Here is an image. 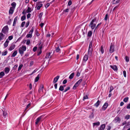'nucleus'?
Instances as JSON below:
<instances>
[{"mask_svg":"<svg viewBox=\"0 0 130 130\" xmlns=\"http://www.w3.org/2000/svg\"><path fill=\"white\" fill-rule=\"evenodd\" d=\"M37 47L35 46L34 47L33 49V51L34 52L36 51L37 50Z\"/></svg>","mask_w":130,"mask_h":130,"instance_id":"58","label":"nucleus"},{"mask_svg":"<svg viewBox=\"0 0 130 130\" xmlns=\"http://www.w3.org/2000/svg\"><path fill=\"white\" fill-rule=\"evenodd\" d=\"M130 116L129 115H127L125 117V119L128 120Z\"/></svg>","mask_w":130,"mask_h":130,"instance_id":"54","label":"nucleus"},{"mask_svg":"<svg viewBox=\"0 0 130 130\" xmlns=\"http://www.w3.org/2000/svg\"><path fill=\"white\" fill-rule=\"evenodd\" d=\"M114 120L116 123H119L121 120L119 117H117L115 118Z\"/></svg>","mask_w":130,"mask_h":130,"instance_id":"18","label":"nucleus"},{"mask_svg":"<svg viewBox=\"0 0 130 130\" xmlns=\"http://www.w3.org/2000/svg\"><path fill=\"white\" fill-rule=\"evenodd\" d=\"M31 14L30 13H28L27 15V19H28L29 18H30V16H31Z\"/></svg>","mask_w":130,"mask_h":130,"instance_id":"60","label":"nucleus"},{"mask_svg":"<svg viewBox=\"0 0 130 130\" xmlns=\"http://www.w3.org/2000/svg\"><path fill=\"white\" fill-rule=\"evenodd\" d=\"M21 18V20L22 21H23L26 19V16L25 14Z\"/></svg>","mask_w":130,"mask_h":130,"instance_id":"32","label":"nucleus"},{"mask_svg":"<svg viewBox=\"0 0 130 130\" xmlns=\"http://www.w3.org/2000/svg\"><path fill=\"white\" fill-rule=\"evenodd\" d=\"M108 106V104L107 103H104L102 107V109L104 110H105Z\"/></svg>","mask_w":130,"mask_h":130,"instance_id":"12","label":"nucleus"},{"mask_svg":"<svg viewBox=\"0 0 130 130\" xmlns=\"http://www.w3.org/2000/svg\"><path fill=\"white\" fill-rule=\"evenodd\" d=\"M5 35L2 32L0 33V41L4 39Z\"/></svg>","mask_w":130,"mask_h":130,"instance_id":"15","label":"nucleus"},{"mask_svg":"<svg viewBox=\"0 0 130 130\" xmlns=\"http://www.w3.org/2000/svg\"><path fill=\"white\" fill-rule=\"evenodd\" d=\"M15 45L14 44H12L11 45V46L8 49V50L9 51H11L14 49L15 47Z\"/></svg>","mask_w":130,"mask_h":130,"instance_id":"14","label":"nucleus"},{"mask_svg":"<svg viewBox=\"0 0 130 130\" xmlns=\"http://www.w3.org/2000/svg\"><path fill=\"white\" fill-rule=\"evenodd\" d=\"M32 37V35L31 34H27L26 37H27V38H31Z\"/></svg>","mask_w":130,"mask_h":130,"instance_id":"40","label":"nucleus"},{"mask_svg":"<svg viewBox=\"0 0 130 130\" xmlns=\"http://www.w3.org/2000/svg\"><path fill=\"white\" fill-rule=\"evenodd\" d=\"M29 21H28L27 22V23H26V25H25V27H27L29 26Z\"/></svg>","mask_w":130,"mask_h":130,"instance_id":"55","label":"nucleus"},{"mask_svg":"<svg viewBox=\"0 0 130 130\" xmlns=\"http://www.w3.org/2000/svg\"><path fill=\"white\" fill-rule=\"evenodd\" d=\"M43 88V85H41L40 86V87L38 90V92H40L41 91H42Z\"/></svg>","mask_w":130,"mask_h":130,"instance_id":"25","label":"nucleus"},{"mask_svg":"<svg viewBox=\"0 0 130 130\" xmlns=\"http://www.w3.org/2000/svg\"><path fill=\"white\" fill-rule=\"evenodd\" d=\"M67 80L65 79L63 82L62 83L63 84H65L67 82Z\"/></svg>","mask_w":130,"mask_h":130,"instance_id":"62","label":"nucleus"},{"mask_svg":"<svg viewBox=\"0 0 130 130\" xmlns=\"http://www.w3.org/2000/svg\"><path fill=\"white\" fill-rule=\"evenodd\" d=\"M88 99V95H84L83 97V100L84 101L86 99Z\"/></svg>","mask_w":130,"mask_h":130,"instance_id":"43","label":"nucleus"},{"mask_svg":"<svg viewBox=\"0 0 130 130\" xmlns=\"http://www.w3.org/2000/svg\"><path fill=\"white\" fill-rule=\"evenodd\" d=\"M30 106V104L29 103L26 106V108L25 110H26Z\"/></svg>","mask_w":130,"mask_h":130,"instance_id":"52","label":"nucleus"},{"mask_svg":"<svg viewBox=\"0 0 130 130\" xmlns=\"http://www.w3.org/2000/svg\"><path fill=\"white\" fill-rule=\"evenodd\" d=\"M69 11V9L68 8L66 9L63 11V12H68Z\"/></svg>","mask_w":130,"mask_h":130,"instance_id":"56","label":"nucleus"},{"mask_svg":"<svg viewBox=\"0 0 130 130\" xmlns=\"http://www.w3.org/2000/svg\"><path fill=\"white\" fill-rule=\"evenodd\" d=\"M9 41H8V39H7L5 42L4 44V46L6 48L7 47L8 45V43Z\"/></svg>","mask_w":130,"mask_h":130,"instance_id":"19","label":"nucleus"},{"mask_svg":"<svg viewBox=\"0 0 130 130\" xmlns=\"http://www.w3.org/2000/svg\"><path fill=\"white\" fill-rule=\"evenodd\" d=\"M16 5V3L14 2L12 3L11 4V5L12 6V7H13L14 9L15 8Z\"/></svg>","mask_w":130,"mask_h":130,"instance_id":"36","label":"nucleus"},{"mask_svg":"<svg viewBox=\"0 0 130 130\" xmlns=\"http://www.w3.org/2000/svg\"><path fill=\"white\" fill-rule=\"evenodd\" d=\"M123 72L124 76L125 77H126V71H123Z\"/></svg>","mask_w":130,"mask_h":130,"instance_id":"61","label":"nucleus"},{"mask_svg":"<svg viewBox=\"0 0 130 130\" xmlns=\"http://www.w3.org/2000/svg\"><path fill=\"white\" fill-rule=\"evenodd\" d=\"M34 28L33 27H32L30 30L29 32V34L32 35L34 31Z\"/></svg>","mask_w":130,"mask_h":130,"instance_id":"29","label":"nucleus"},{"mask_svg":"<svg viewBox=\"0 0 130 130\" xmlns=\"http://www.w3.org/2000/svg\"><path fill=\"white\" fill-rule=\"evenodd\" d=\"M74 75V73H72L70 75L69 78L70 79H72Z\"/></svg>","mask_w":130,"mask_h":130,"instance_id":"27","label":"nucleus"},{"mask_svg":"<svg viewBox=\"0 0 130 130\" xmlns=\"http://www.w3.org/2000/svg\"><path fill=\"white\" fill-rule=\"evenodd\" d=\"M82 79H80L75 84L74 86L73 87V89H75L76 88L79 86L80 83L82 81Z\"/></svg>","mask_w":130,"mask_h":130,"instance_id":"7","label":"nucleus"},{"mask_svg":"<svg viewBox=\"0 0 130 130\" xmlns=\"http://www.w3.org/2000/svg\"><path fill=\"white\" fill-rule=\"evenodd\" d=\"M120 0H113V4H117L120 2Z\"/></svg>","mask_w":130,"mask_h":130,"instance_id":"31","label":"nucleus"},{"mask_svg":"<svg viewBox=\"0 0 130 130\" xmlns=\"http://www.w3.org/2000/svg\"><path fill=\"white\" fill-rule=\"evenodd\" d=\"M42 117L40 116L36 120L35 124L37 125L41 119Z\"/></svg>","mask_w":130,"mask_h":130,"instance_id":"11","label":"nucleus"},{"mask_svg":"<svg viewBox=\"0 0 130 130\" xmlns=\"http://www.w3.org/2000/svg\"><path fill=\"white\" fill-rule=\"evenodd\" d=\"M88 59V56L85 55L84 57L83 60L85 61H87Z\"/></svg>","mask_w":130,"mask_h":130,"instance_id":"23","label":"nucleus"},{"mask_svg":"<svg viewBox=\"0 0 130 130\" xmlns=\"http://www.w3.org/2000/svg\"><path fill=\"white\" fill-rule=\"evenodd\" d=\"M105 127V125L104 124L100 126V129L99 130H104Z\"/></svg>","mask_w":130,"mask_h":130,"instance_id":"20","label":"nucleus"},{"mask_svg":"<svg viewBox=\"0 0 130 130\" xmlns=\"http://www.w3.org/2000/svg\"><path fill=\"white\" fill-rule=\"evenodd\" d=\"M30 43V40L29 39H27L26 43V44L27 45H29Z\"/></svg>","mask_w":130,"mask_h":130,"instance_id":"48","label":"nucleus"},{"mask_svg":"<svg viewBox=\"0 0 130 130\" xmlns=\"http://www.w3.org/2000/svg\"><path fill=\"white\" fill-rule=\"evenodd\" d=\"M64 90V87L62 85L60 86L59 88V90L61 91H62Z\"/></svg>","mask_w":130,"mask_h":130,"instance_id":"33","label":"nucleus"},{"mask_svg":"<svg viewBox=\"0 0 130 130\" xmlns=\"http://www.w3.org/2000/svg\"><path fill=\"white\" fill-rule=\"evenodd\" d=\"M59 77L60 76H57L55 77L53 82V83L54 84L56 83L58 80V79L59 78Z\"/></svg>","mask_w":130,"mask_h":130,"instance_id":"9","label":"nucleus"},{"mask_svg":"<svg viewBox=\"0 0 130 130\" xmlns=\"http://www.w3.org/2000/svg\"><path fill=\"white\" fill-rule=\"evenodd\" d=\"M108 18V14H106L105 16V18H104V20L105 21H107V20Z\"/></svg>","mask_w":130,"mask_h":130,"instance_id":"49","label":"nucleus"},{"mask_svg":"<svg viewBox=\"0 0 130 130\" xmlns=\"http://www.w3.org/2000/svg\"><path fill=\"white\" fill-rule=\"evenodd\" d=\"M14 9L13 7H10L9 12V14H12L14 12Z\"/></svg>","mask_w":130,"mask_h":130,"instance_id":"13","label":"nucleus"},{"mask_svg":"<svg viewBox=\"0 0 130 130\" xmlns=\"http://www.w3.org/2000/svg\"><path fill=\"white\" fill-rule=\"evenodd\" d=\"M55 51L56 52L59 53H60L61 51V50L59 46L57 47H56Z\"/></svg>","mask_w":130,"mask_h":130,"instance_id":"22","label":"nucleus"},{"mask_svg":"<svg viewBox=\"0 0 130 130\" xmlns=\"http://www.w3.org/2000/svg\"><path fill=\"white\" fill-rule=\"evenodd\" d=\"M35 34L38 37L40 36V34L38 32L37 29L35 30Z\"/></svg>","mask_w":130,"mask_h":130,"instance_id":"37","label":"nucleus"},{"mask_svg":"<svg viewBox=\"0 0 130 130\" xmlns=\"http://www.w3.org/2000/svg\"><path fill=\"white\" fill-rule=\"evenodd\" d=\"M26 50V46L22 45L21 47H20L19 49V52L21 56H22L24 52Z\"/></svg>","mask_w":130,"mask_h":130,"instance_id":"3","label":"nucleus"},{"mask_svg":"<svg viewBox=\"0 0 130 130\" xmlns=\"http://www.w3.org/2000/svg\"><path fill=\"white\" fill-rule=\"evenodd\" d=\"M100 124V123L98 121L94 123H93V126H94L95 125L99 126Z\"/></svg>","mask_w":130,"mask_h":130,"instance_id":"35","label":"nucleus"},{"mask_svg":"<svg viewBox=\"0 0 130 130\" xmlns=\"http://www.w3.org/2000/svg\"><path fill=\"white\" fill-rule=\"evenodd\" d=\"M113 87L112 86H111L110 87V90L109 91V92L110 93L113 90Z\"/></svg>","mask_w":130,"mask_h":130,"instance_id":"45","label":"nucleus"},{"mask_svg":"<svg viewBox=\"0 0 130 130\" xmlns=\"http://www.w3.org/2000/svg\"><path fill=\"white\" fill-rule=\"evenodd\" d=\"M43 15V12H41L38 15V17L39 18H41L42 17V16Z\"/></svg>","mask_w":130,"mask_h":130,"instance_id":"46","label":"nucleus"},{"mask_svg":"<svg viewBox=\"0 0 130 130\" xmlns=\"http://www.w3.org/2000/svg\"><path fill=\"white\" fill-rule=\"evenodd\" d=\"M110 67L111 69L115 71H117L118 70L117 67L116 65H110Z\"/></svg>","mask_w":130,"mask_h":130,"instance_id":"10","label":"nucleus"},{"mask_svg":"<svg viewBox=\"0 0 130 130\" xmlns=\"http://www.w3.org/2000/svg\"><path fill=\"white\" fill-rule=\"evenodd\" d=\"M10 71V69L8 67H6L4 69V71L6 74H8Z\"/></svg>","mask_w":130,"mask_h":130,"instance_id":"17","label":"nucleus"},{"mask_svg":"<svg viewBox=\"0 0 130 130\" xmlns=\"http://www.w3.org/2000/svg\"><path fill=\"white\" fill-rule=\"evenodd\" d=\"M70 89V87H67L63 91L64 92H66L68 91Z\"/></svg>","mask_w":130,"mask_h":130,"instance_id":"42","label":"nucleus"},{"mask_svg":"<svg viewBox=\"0 0 130 130\" xmlns=\"http://www.w3.org/2000/svg\"><path fill=\"white\" fill-rule=\"evenodd\" d=\"M42 3V2L41 1L38 2L36 4L35 8H37L38 10H39L43 6Z\"/></svg>","mask_w":130,"mask_h":130,"instance_id":"5","label":"nucleus"},{"mask_svg":"<svg viewBox=\"0 0 130 130\" xmlns=\"http://www.w3.org/2000/svg\"><path fill=\"white\" fill-rule=\"evenodd\" d=\"M92 33L91 31L90 30L88 32V35H87L88 36V37H91L92 36Z\"/></svg>","mask_w":130,"mask_h":130,"instance_id":"30","label":"nucleus"},{"mask_svg":"<svg viewBox=\"0 0 130 130\" xmlns=\"http://www.w3.org/2000/svg\"><path fill=\"white\" fill-rule=\"evenodd\" d=\"M42 53V50H40L38 52L37 55L39 56Z\"/></svg>","mask_w":130,"mask_h":130,"instance_id":"63","label":"nucleus"},{"mask_svg":"<svg viewBox=\"0 0 130 130\" xmlns=\"http://www.w3.org/2000/svg\"><path fill=\"white\" fill-rule=\"evenodd\" d=\"M32 11V10H31V8L29 7H28L26 11L25 10H23L22 12V14H25L26 13H30Z\"/></svg>","mask_w":130,"mask_h":130,"instance_id":"6","label":"nucleus"},{"mask_svg":"<svg viewBox=\"0 0 130 130\" xmlns=\"http://www.w3.org/2000/svg\"><path fill=\"white\" fill-rule=\"evenodd\" d=\"M17 50L14 51L11 55V57H14L17 55Z\"/></svg>","mask_w":130,"mask_h":130,"instance_id":"21","label":"nucleus"},{"mask_svg":"<svg viewBox=\"0 0 130 130\" xmlns=\"http://www.w3.org/2000/svg\"><path fill=\"white\" fill-rule=\"evenodd\" d=\"M39 78V74H38L37 76L36 77L35 81V82H37L38 81Z\"/></svg>","mask_w":130,"mask_h":130,"instance_id":"34","label":"nucleus"},{"mask_svg":"<svg viewBox=\"0 0 130 130\" xmlns=\"http://www.w3.org/2000/svg\"><path fill=\"white\" fill-rule=\"evenodd\" d=\"M23 66V65L22 64H21L20 65L19 67L18 71H19L20 70Z\"/></svg>","mask_w":130,"mask_h":130,"instance_id":"44","label":"nucleus"},{"mask_svg":"<svg viewBox=\"0 0 130 130\" xmlns=\"http://www.w3.org/2000/svg\"><path fill=\"white\" fill-rule=\"evenodd\" d=\"M92 45V42L91 41L89 45L88 52V55L89 57H91L92 55V52L93 50Z\"/></svg>","mask_w":130,"mask_h":130,"instance_id":"2","label":"nucleus"},{"mask_svg":"<svg viewBox=\"0 0 130 130\" xmlns=\"http://www.w3.org/2000/svg\"><path fill=\"white\" fill-rule=\"evenodd\" d=\"M125 60L126 62H128L129 61V58L127 56H126L125 57Z\"/></svg>","mask_w":130,"mask_h":130,"instance_id":"53","label":"nucleus"},{"mask_svg":"<svg viewBox=\"0 0 130 130\" xmlns=\"http://www.w3.org/2000/svg\"><path fill=\"white\" fill-rule=\"evenodd\" d=\"M12 21V20L11 19H10L7 22V24L9 25H10L11 24V22Z\"/></svg>","mask_w":130,"mask_h":130,"instance_id":"50","label":"nucleus"},{"mask_svg":"<svg viewBox=\"0 0 130 130\" xmlns=\"http://www.w3.org/2000/svg\"><path fill=\"white\" fill-rule=\"evenodd\" d=\"M128 100V97H126L123 100V101H124L125 102H127Z\"/></svg>","mask_w":130,"mask_h":130,"instance_id":"41","label":"nucleus"},{"mask_svg":"<svg viewBox=\"0 0 130 130\" xmlns=\"http://www.w3.org/2000/svg\"><path fill=\"white\" fill-rule=\"evenodd\" d=\"M114 51V46L112 45L111 43L110 46L109 52L110 53H112Z\"/></svg>","mask_w":130,"mask_h":130,"instance_id":"8","label":"nucleus"},{"mask_svg":"<svg viewBox=\"0 0 130 130\" xmlns=\"http://www.w3.org/2000/svg\"><path fill=\"white\" fill-rule=\"evenodd\" d=\"M52 54V52H50L49 53H46V56L45 57V58L47 59L50 58L51 57V55Z\"/></svg>","mask_w":130,"mask_h":130,"instance_id":"16","label":"nucleus"},{"mask_svg":"<svg viewBox=\"0 0 130 130\" xmlns=\"http://www.w3.org/2000/svg\"><path fill=\"white\" fill-rule=\"evenodd\" d=\"M25 23V21H24L22 22L21 24V27H23L24 26V25Z\"/></svg>","mask_w":130,"mask_h":130,"instance_id":"51","label":"nucleus"},{"mask_svg":"<svg viewBox=\"0 0 130 130\" xmlns=\"http://www.w3.org/2000/svg\"><path fill=\"white\" fill-rule=\"evenodd\" d=\"M100 51H101L102 54H103L104 53V51L103 49V48L102 46H101L100 48Z\"/></svg>","mask_w":130,"mask_h":130,"instance_id":"38","label":"nucleus"},{"mask_svg":"<svg viewBox=\"0 0 130 130\" xmlns=\"http://www.w3.org/2000/svg\"><path fill=\"white\" fill-rule=\"evenodd\" d=\"M100 101L98 100L97 101V102L94 104V106H95L96 107H97L98 106L100 103Z\"/></svg>","mask_w":130,"mask_h":130,"instance_id":"24","label":"nucleus"},{"mask_svg":"<svg viewBox=\"0 0 130 130\" xmlns=\"http://www.w3.org/2000/svg\"><path fill=\"white\" fill-rule=\"evenodd\" d=\"M9 28L7 25L4 27L2 30L1 32L4 33L5 34H7L8 32Z\"/></svg>","mask_w":130,"mask_h":130,"instance_id":"4","label":"nucleus"},{"mask_svg":"<svg viewBox=\"0 0 130 130\" xmlns=\"http://www.w3.org/2000/svg\"><path fill=\"white\" fill-rule=\"evenodd\" d=\"M7 115V112L5 110L3 111V116L5 118H6V117Z\"/></svg>","mask_w":130,"mask_h":130,"instance_id":"28","label":"nucleus"},{"mask_svg":"<svg viewBox=\"0 0 130 130\" xmlns=\"http://www.w3.org/2000/svg\"><path fill=\"white\" fill-rule=\"evenodd\" d=\"M96 18L95 17L94 19L92 20L89 25V26L91 27L92 30L94 29L95 28L94 31H95V29L98 28V27L100 25L102 24V23L101 22L98 24L96 26V24L94 22L96 21Z\"/></svg>","mask_w":130,"mask_h":130,"instance_id":"1","label":"nucleus"},{"mask_svg":"<svg viewBox=\"0 0 130 130\" xmlns=\"http://www.w3.org/2000/svg\"><path fill=\"white\" fill-rule=\"evenodd\" d=\"M13 36H10L8 37V39L9 40H10L13 38Z\"/></svg>","mask_w":130,"mask_h":130,"instance_id":"57","label":"nucleus"},{"mask_svg":"<svg viewBox=\"0 0 130 130\" xmlns=\"http://www.w3.org/2000/svg\"><path fill=\"white\" fill-rule=\"evenodd\" d=\"M72 4V2L71 0H70L68 3V5L70 6Z\"/></svg>","mask_w":130,"mask_h":130,"instance_id":"59","label":"nucleus"},{"mask_svg":"<svg viewBox=\"0 0 130 130\" xmlns=\"http://www.w3.org/2000/svg\"><path fill=\"white\" fill-rule=\"evenodd\" d=\"M18 67V65L17 64H15L14 66L13 67V69H14L16 70Z\"/></svg>","mask_w":130,"mask_h":130,"instance_id":"64","label":"nucleus"},{"mask_svg":"<svg viewBox=\"0 0 130 130\" xmlns=\"http://www.w3.org/2000/svg\"><path fill=\"white\" fill-rule=\"evenodd\" d=\"M8 53L7 51H5V52H2V55L5 56Z\"/></svg>","mask_w":130,"mask_h":130,"instance_id":"39","label":"nucleus"},{"mask_svg":"<svg viewBox=\"0 0 130 130\" xmlns=\"http://www.w3.org/2000/svg\"><path fill=\"white\" fill-rule=\"evenodd\" d=\"M50 5V4L47 3L45 5V7L46 9H47Z\"/></svg>","mask_w":130,"mask_h":130,"instance_id":"47","label":"nucleus"},{"mask_svg":"<svg viewBox=\"0 0 130 130\" xmlns=\"http://www.w3.org/2000/svg\"><path fill=\"white\" fill-rule=\"evenodd\" d=\"M5 75V74L4 72L2 71L0 73V78H2L3 76H4Z\"/></svg>","mask_w":130,"mask_h":130,"instance_id":"26","label":"nucleus"}]
</instances>
